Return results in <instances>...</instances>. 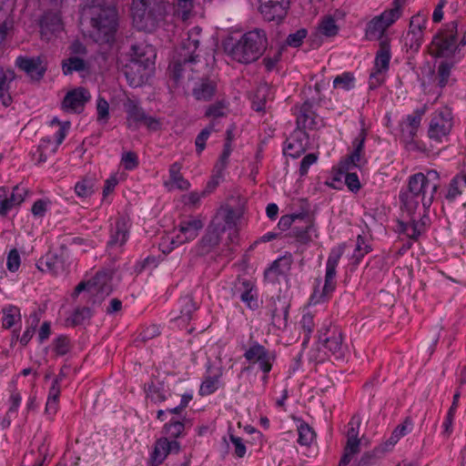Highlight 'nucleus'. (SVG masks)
I'll return each mask as SVG.
<instances>
[{"instance_id":"nucleus-54","label":"nucleus","mask_w":466,"mask_h":466,"mask_svg":"<svg viewBox=\"0 0 466 466\" xmlns=\"http://www.w3.org/2000/svg\"><path fill=\"white\" fill-rule=\"evenodd\" d=\"M22 401V396L21 394L16 390H14L11 391L10 397L8 399V410L6 412V416L10 419L12 417H15L17 413L18 408Z\"/></svg>"},{"instance_id":"nucleus-15","label":"nucleus","mask_w":466,"mask_h":466,"mask_svg":"<svg viewBox=\"0 0 466 466\" xmlns=\"http://www.w3.org/2000/svg\"><path fill=\"white\" fill-rule=\"evenodd\" d=\"M427 21V15L421 13L411 17L409 30L404 36V45L411 51H418L421 46Z\"/></svg>"},{"instance_id":"nucleus-17","label":"nucleus","mask_w":466,"mask_h":466,"mask_svg":"<svg viewBox=\"0 0 466 466\" xmlns=\"http://www.w3.org/2000/svg\"><path fill=\"white\" fill-rule=\"evenodd\" d=\"M390 61V48L386 45H383L376 55L374 67L370 76L369 83L370 88H376L384 82L385 75L389 69Z\"/></svg>"},{"instance_id":"nucleus-58","label":"nucleus","mask_w":466,"mask_h":466,"mask_svg":"<svg viewBox=\"0 0 466 466\" xmlns=\"http://www.w3.org/2000/svg\"><path fill=\"white\" fill-rule=\"evenodd\" d=\"M229 440L233 447L234 455L238 458H243L247 453V448L243 440L233 434L229 435Z\"/></svg>"},{"instance_id":"nucleus-60","label":"nucleus","mask_w":466,"mask_h":466,"mask_svg":"<svg viewBox=\"0 0 466 466\" xmlns=\"http://www.w3.org/2000/svg\"><path fill=\"white\" fill-rule=\"evenodd\" d=\"M340 174L344 175V180L345 184L347 185L348 188L352 192H357L360 188V183L359 180V177L356 173H351L350 171H342L339 170Z\"/></svg>"},{"instance_id":"nucleus-13","label":"nucleus","mask_w":466,"mask_h":466,"mask_svg":"<svg viewBox=\"0 0 466 466\" xmlns=\"http://www.w3.org/2000/svg\"><path fill=\"white\" fill-rule=\"evenodd\" d=\"M204 221L199 217H189L180 221L176 235L171 238L172 248L194 240L204 227Z\"/></svg>"},{"instance_id":"nucleus-28","label":"nucleus","mask_w":466,"mask_h":466,"mask_svg":"<svg viewBox=\"0 0 466 466\" xmlns=\"http://www.w3.org/2000/svg\"><path fill=\"white\" fill-rule=\"evenodd\" d=\"M182 165L178 162L173 163L168 170L169 178L164 182V186L167 190L174 189L187 190L190 183L181 174Z\"/></svg>"},{"instance_id":"nucleus-2","label":"nucleus","mask_w":466,"mask_h":466,"mask_svg":"<svg viewBox=\"0 0 466 466\" xmlns=\"http://www.w3.org/2000/svg\"><path fill=\"white\" fill-rule=\"evenodd\" d=\"M83 15L90 21L96 42L110 43L118 27V14L113 0H85Z\"/></svg>"},{"instance_id":"nucleus-18","label":"nucleus","mask_w":466,"mask_h":466,"mask_svg":"<svg viewBox=\"0 0 466 466\" xmlns=\"http://www.w3.org/2000/svg\"><path fill=\"white\" fill-rule=\"evenodd\" d=\"M70 127V122L66 121L60 125L58 130L55 134V142L50 137L43 138L38 147L39 159L38 162H45L49 155L55 154L66 138Z\"/></svg>"},{"instance_id":"nucleus-39","label":"nucleus","mask_w":466,"mask_h":466,"mask_svg":"<svg viewBox=\"0 0 466 466\" xmlns=\"http://www.w3.org/2000/svg\"><path fill=\"white\" fill-rule=\"evenodd\" d=\"M366 163L365 153L352 150L339 164V170L350 171L352 167H360Z\"/></svg>"},{"instance_id":"nucleus-27","label":"nucleus","mask_w":466,"mask_h":466,"mask_svg":"<svg viewBox=\"0 0 466 466\" xmlns=\"http://www.w3.org/2000/svg\"><path fill=\"white\" fill-rule=\"evenodd\" d=\"M128 233V221L125 218H118L111 230L110 239L107 242L108 248L111 249L120 248L127 242Z\"/></svg>"},{"instance_id":"nucleus-22","label":"nucleus","mask_w":466,"mask_h":466,"mask_svg":"<svg viewBox=\"0 0 466 466\" xmlns=\"http://www.w3.org/2000/svg\"><path fill=\"white\" fill-rule=\"evenodd\" d=\"M179 450L180 444L177 441L161 437L155 443L151 462L155 466L159 465L169 454L177 453Z\"/></svg>"},{"instance_id":"nucleus-64","label":"nucleus","mask_w":466,"mask_h":466,"mask_svg":"<svg viewBox=\"0 0 466 466\" xmlns=\"http://www.w3.org/2000/svg\"><path fill=\"white\" fill-rule=\"evenodd\" d=\"M21 263V258L18 251L16 249H12L6 259V268L11 272H15L18 270Z\"/></svg>"},{"instance_id":"nucleus-35","label":"nucleus","mask_w":466,"mask_h":466,"mask_svg":"<svg viewBox=\"0 0 466 466\" xmlns=\"http://www.w3.org/2000/svg\"><path fill=\"white\" fill-rule=\"evenodd\" d=\"M399 230L408 238L417 239L424 231V224L411 218L409 222H400Z\"/></svg>"},{"instance_id":"nucleus-49","label":"nucleus","mask_w":466,"mask_h":466,"mask_svg":"<svg viewBox=\"0 0 466 466\" xmlns=\"http://www.w3.org/2000/svg\"><path fill=\"white\" fill-rule=\"evenodd\" d=\"M355 78L350 73H343L335 77L333 80V86L336 89L344 91L350 90L354 87Z\"/></svg>"},{"instance_id":"nucleus-61","label":"nucleus","mask_w":466,"mask_h":466,"mask_svg":"<svg viewBox=\"0 0 466 466\" xmlns=\"http://www.w3.org/2000/svg\"><path fill=\"white\" fill-rule=\"evenodd\" d=\"M231 151V144L229 141H227L224 145L223 152L216 165V169L218 172L220 173L226 168Z\"/></svg>"},{"instance_id":"nucleus-47","label":"nucleus","mask_w":466,"mask_h":466,"mask_svg":"<svg viewBox=\"0 0 466 466\" xmlns=\"http://www.w3.org/2000/svg\"><path fill=\"white\" fill-rule=\"evenodd\" d=\"M295 238L299 242L308 244L319 238L318 229L313 224H310L304 229H298L295 232Z\"/></svg>"},{"instance_id":"nucleus-26","label":"nucleus","mask_w":466,"mask_h":466,"mask_svg":"<svg viewBox=\"0 0 466 466\" xmlns=\"http://www.w3.org/2000/svg\"><path fill=\"white\" fill-rule=\"evenodd\" d=\"M309 147V137L302 129L295 130L287 141L286 155L297 158L303 154Z\"/></svg>"},{"instance_id":"nucleus-6","label":"nucleus","mask_w":466,"mask_h":466,"mask_svg":"<svg viewBox=\"0 0 466 466\" xmlns=\"http://www.w3.org/2000/svg\"><path fill=\"white\" fill-rule=\"evenodd\" d=\"M200 33L201 28L195 26L188 31L187 39L182 42L179 63L174 66V78L177 82L186 76L189 78L190 64L195 61V53L198 47Z\"/></svg>"},{"instance_id":"nucleus-31","label":"nucleus","mask_w":466,"mask_h":466,"mask_svg":"<svg viewBox=\"0 0 466 466\" xmlns=\"http://www.w3.org/2000/svg\"><path fill=\"white\" fill-rule=\"evenodd\" d=\"M127 112V124L128 128L136 130L143 123L146 116L144 110L132 99H127L124 104Z\"/></svg>"},{"instance_id":"nucleus-24","label":"nucleus","mask_w":466,"mask_h":466,"mask_svg":"<svg viewBox=\"0 0 466 466\" xmlns=\"http://www.w3.org/2000/svg\"><path fill=\"white\" fill-rule=\"evenodd\" d=\"M288 0H268L260 5V13L265 20L280 22L287 15Z\"/></svg>"},{"instance_id":"nucleus-62","label":"nucleus","mask_w":466,"mask_h":466,"mask_svg":"<svg viewBox=\"0 0 466 466\" xmlns=\"http://www.w3.org/2000/svg\"><path fill=\"white\" fill-rule=\"evenodd\" d=\"M38 323L39 319L37 317H34L30 325L25 329V330L24 331L23 335L20 338V343L22 345H26L31 340V339L35 333V329L38 326Z\"/></svg>"},{"instance_id":"nucleus-52","label":"nucleus","mask_w":466,"mask_h":466,"mask_svg":"<svg viewBox=\"0 0 466 466\" xmlns=\"http://www.w3.org/2000/svg\"><path fill=\"white\" fill-rule=\"evenodd\" d=\"M299 439L298 441L301 445H309L315 438V433L312 429L304 422L298 426Z\"/></svg>"},{"instance_id":"nucleus-1","label":"nucleus","mask_w":466,"mask_h":466,"mask_svg":"<svg viewBox=\"0 0 466 466\" xmlns=\"http://www.w3.org/2000/svg\"><path fill=\"white\" fill-rule=\"evenodd\" d=\"M439 187L440 174L434 169H428L425 173L419 172L409 177L407 190L400 194L402 208L410 216L420 208V206L424 212L428 211Z\"/></svg>"},{"instance_id":"nucleus-50","label":"nucleus","mask_w":466,"mask_h":466,"mask_svg":"<svg viewBox=\"0 0 466 466\" xmlns=\"http://www.w3.org/2000/svg\"><path fill=\"white\" fill-rule=\"evenodd\" d=\"M180 318L184 320L189 319L191 314L197 309V305L190 296H185L179 300Z\"/></svg>"},{"instance_id":"nucleus-51","label":"nucleus","mask_w":466,"mask_h":466,"mask_svg":"<svg viewBox=\"0 0 466 466\" xmlns=\"http://www.w3.org/2000/svg\"><path fill=\"white\" fill-rule=\"evenodd\" d=\"M109 104L102 96L96 99V119L101 124H106L109 119Z\"/></svg>"},{"instance_id":"nucleus-33","label":"nucleus","mask_w":466,"mask_h":466,"mask_svg":"<svg viewBox=\"0 0 466 466\" xmlns=\"http://www.w3.org/2000/svg\"><path fill=\"white\" fill-rule=\"evenodd\" d=\"M465 188L466 174L457 175L451 180L447 187L445 198L451 202L455 200L459 196H461Z\"/></svg>"},{"instance_id":"nucleus-53","label":"nucleus","mask_w":466,"mask_h":466,"mask_svg":"<svg viewBox=\"0 0 466 466\" xmlns=\"http://www.w3.org/2000/svg\"><path fill=\"white\" fill-rule=\"evenodd\" d=\"M51 208V201L48 198L37 199L34 202L31 211L35 218H42Z\"/></svg>"},{"instance_id":"nucleus-8","label":"nucleus","mask_w":466,"mask_h":466,"mask_svg":"<svg viewBox=\"0 0 466 466\" xmlns=\"http://www.w3.org/2000/svg\"><path fill=\"white\" fill-rule=\"evenodd\" d=\"M402 15V1L394 0L391 7L386 9L380 15L374 16L366 25L365 35L369 40L380 39L386 30L393 25Z\"/></svg>"},{"instance_id":"nucleus-29","label":"nucleus","mask_w":466,"mask_h":466,"mask_svg":"<svg viewBox=\"0 0 466 466\" xmlns=\"http://www.w3.org/2000/svg\"><path fill=\"white\" fill-rule=\"evenodd\" d=\"M291 264V257H280L265 270L264 276L268 281L275 282L279 277H284L289 273Z\"/></svg>"},{"instance_id":"nucleus-20","label":"nucleus","mask_w":466,"mask_h":466,"mask_svg":"<svg viewBox=\"0 0 466 466\" xmlns=\"http://www.w3.org/2000/svg\"><path fill=\"white\" fill-rule=\"evenodd\" d=\"M27 191L25 187L16 186L12 190L0 187V215H5L11 209L21 205Z\"/></svg>"},{"instance_id":"nucleus-46","label":"nucleus","mask_w":466,"mask_h":466,"mask_svg":"<svg viewBox=\"0 0 466 466\" xmlns=\"http://www.w3.org/2000/svg\"><path fill=\"white\" fill-rule=\"evenodd\" d=\"M122 176L118 172L112 173L106 180L102 191V202L109 203V196L119 184Z\"/></svg>"},{"instance_id":"nucleus-57","label":"nucleus","mask_w":466,"mask_h":466,"mask_svg":"<svg viewBox=\"0 0 466 466\" xmlns=\"http://www.w3.org/2000/svg\"><path fill=\"white\" fill-rule=\"evenodd\" d=\"M370 250H371L370 246L368 243H366L365 238L360 235L358 236L353 257L358 261H360Z\"/></svg>"},{"instance_id":"nucleus-63","label":"nucleus","mask_w":466,"mask_h":466,"mask_svg":"<svg viewBox=\"0 0 466 466\" xmlns=\"http://www.w3.org/2000/svg\"><path fill=\"white\" fill-rule=\"evenodd\" d=\"M121 164L127 170H133L138 166V158L134 152H126L121 157Z\"/></svg>"},{"instance_id":"nucleus-48","label":"nucleus","mask_w":466,"mask_h":466,"mask_svg":"<svg viewBox=\"0 0 466 466\" xmlns=\"http://www.w3.org/2000/svg\"><path fill=\"white\" fill-rule=\"evenodd\" d=\"M85 68V62L82 58L72 56L63 61L62 70L65 75L72 74L74 71H82Z\"/></svg>"},{"instance_id":"nucleus-9","label":"nucleus","mask_w":466,"mask_h":466,"mask_svg":"<svg viewBox=\"0 0 466 466\" xmlns=\"http://www.w3.org/2000/svg\"><path fill=\"white\" fill-rule=\"evenodd\" d=\"M453 127V116L449 107H441L434 111L430 118L428 126V137L435 143H443Z\"/></svg>"},{"instance_id":"nucleus-40","label":"nucleus","mask_w":466,"mask_h":466,"mask_svg":"<svg viewBox=\"0 0 466 466\" xmlns=\"http://www.w3.org/2000/svg\"><path fill=\"white\" fill-rule=\"evenodd\" d=\"M2 325L5 329L12 328L15 323L21 321L20 309L13 305H8L2 309Z\"/></svg>"},{"instance_id":"nucleus-44","label":"nucleus","mask_w":466,"mask_h":466,"mask_svg":"<svg viewBox=\"0 0 466 466\" xmlns=\"http://www.w3.org/2000/svg\"><path fill=\"white\" fill-rule=\"evenodd\" d=\"M299 327H300L301 332L304 335V339H303L302 344L306 345V344H308V342L311 337V334L315 329L314 316L309 312L304 313L299 321Z\"/></svg>"},{"instance_id":"nucleus-25","label":"nucleus","mask_w":466,"mask_h":466,"mask_svg":"<svg viewBox=\"0 0 466 466\" xmlns=\"http://www.w3.org/2000/svg\"><path fill=\"white\" fill-rule=\"evenodd\" d=\"M63 28V23L58 14L47 13L43 16L40 23L41 36L46 41L58 36Z\"/></svg>"},{"instance_id":"nucleus-10","label":"nucleus","mask_w":466,"mask_h":466,"mask_svg":"<svg viewBox=\"0 0 466 466\" xmlns=\"http://www.w3.org/2000/svg\"><path fill=\"white\" fill-rule=\"evenodd\" d=\"M319 340L327 350V353L338 360H344L348 355V346L344 343V336L341 330L335 327L329 326L323 331L319 330Z\"/></svg>"},{"instance_id":"nucleus-16","label":"nucleus","mask_w":466,"mask_h":466,"mask_svg":"<svg viewBox=\"0 0 466 466\" xmlns=\"http://www.w3.org/2000/svg\"><path fill=\"white\" fill-rule=\"evenodd\" d=\"M244 357L250 364H258L262 372L266 374L271 370L275 360L273 352L256 341L246 350Z\"/></svg>"},{"instance_id":"nucleus-42","label":"nucleus","mask_w":466,"mask_h":466,"mask_svg":"<svg viewBox=\"0 0 466 466\" xmlns=\"http://www.w3.org/2000/svg\"><path fill=\"white\" fill-rule=\"evenodd\" d=\"M222 372L218 371L214 376H207L202 381L199 388V394L201 396H208L214 393L219 387V378Z\"/></svg>"},{"instance_id":"nucleus-4","label":"nucleus","mask_w":466,"mask_h":466,"mask_svg":"<svg viewBox=\"0 0 466 466\" xmlns=\"http://www.w3.org/2000/svg\"><path fill=\"white\" fill-rule=\"evenodd\" d=\"M130 61L126 66V76L130 80V85L138 86L152 72L157 56L153 46L146 43H138L131 47Z\"/></svg>"},{"instance_id":"nucleus-7","label":"nucleus","mask_w":466,"mask_h":466,"mask_svg":"<svg viewBox=\"0 0 466 466\" xmlns=\"http://www.w3.org/2000/svg\"><path fill=\"white\" fill-rule=\"evenodd\" d=\"M343 253L344 248L341 246L331 248L326 262L324 284L321 289L319 287L315 288L310 297L312 303L317 304L325 300L335 290L337 268Z\"/></svg>"},{"instance_id":"nucleus-36","label":"nucleus","mask_w":466,"mask_h":466,"mask_svg":"<svg viewBox=\"0 0 466 466\" xmlns=\"http://www.w3.org/2000/svg\"><path fill=\"white\" fill-rule=\"evenodd\" d=\"M241 294H240V299L247 304V306L251 309H255L258 308V299H257V292L255 290L253 283L248 280H244L241 282Z\"/></svg>"},{"instance_id":"nucleus-41","label":"nucleus","mask_w":466,"mask_h":466,"mask_svg":"<svg viewBox=\"0 0 466 466\" xmlns=\"http://www.w3.org/2000/svg\"><path fill=\"white\" fill-rule=\"evenodd\" d=\"M318 32L327 37L334 36L339 32V26L331 15H325L318 25Z\"/></svg>"},{"instance_id":"nucleus-32","label":"nucleus","mask_w":466,"mask_h":466,"mask_svg":"<svg viewBox=\"0 0 466 466\" xmlns=\"http://www.w3.org/2000/svg\"><path fill=\"white\" fill-rule=\"evenodd\" d=\"M15 78V73L12 69L5 70L0 66V100L5 106L12 103V97L9 94L10 84Z\"/></svg>"},{"instance_id":"nucleus-12","label":"nucleus","mask_w":466,"mask_h":466,"mask_svg":"<svg viewBox=\"0 0 466 466\" xmlns=\"http://www.w3.org/2000/svg\"><path fill=\"white\" fill-rule=\"evenodd\" d=\"M153 0H133L132 19L136 28L142 31H151L155 28L158 16L152 7Z\"/></svg>"},{"instance_id":"nucleus-55","label":"nucleus","mask_w":466,"mask_h":466,"mask_svg":"<svg viewBox=\"0 0 466 466\" xmlns=\"http://www.w3.org/2000/svg\"><path fill=\"white\" fill-rule=\"evenodd\" d=\"M217 129L214 128V124H209L208 127L204 128L197 137L195 144L197 147V151L198 154H200L205 147H206V141L208 140V137L213 131H216Z\"/></svg>"},{"instance_id":"nucleus-38","label":"nucleus","mask_w":466,"mask_h":466,"mask_svg":"<svg viewBox=\"0 0 466 466\" xmlns=\"http://www.w3.org/2000/svg\"><path fill=\"white\" fill-rule=\"evenodd\" d=\"M96 181L95 177H84L75 185V193L78 198H87L95 192Z\"/></svg>"},{"instance_id":"nucleus-45","label":"nucleus","mask_w":466,"mask_h":466,"mask_svg":"<svg viewBox=\"0 0 466 466\" xmlns=\"http://www.w3.org/2000/svg\"><path fill=\"white\" fill-rule=\"evenodd\" d=\"M227 113V105L224 102H218L208 107L206 116L210 118V124H214V128H216L218 119L226 116Z\"/></svg>"},{"instance_id":"nucleus-37","label":"nucleus","mask_w":466,"mask_h":466,"mask_svg":"<svg viewBox=\"0 0 466 466\" xmlns=\"http://www.w3.org/2000/svg\"><path fill=\"white\" fill-rule=\"evenodd\" d=\"M216 92V83L206 79L193 88V95L198 100H209Z\"/></svg>"},{"instance_id":"nucleus-14","label":"nucleus","mask_w":466,"mask_h":466,"mask_svg":"<svg viewBox=\"0 0 466 466\" xmlns=\"http://www.w3.org/2000/svg\"><path fill=\"white\" fill-rule=\"evenodd\" d=\"M90 99L91 94L86 88L82 86L72 88L65 95L61 109L68 114H80Z\"/></svg>"},{"instance_id":"nucleus-21","label":"nucleus","mask_w":466,"mask_h":466,"mask_svg":"<svg viewBox=\"0 0 466 466\" xmlns=\"http://www.w3.org/2000/svg\"><path fill=\"white\" fill-rule=\"evenodd\" d=\"M15 66L32 80H40L46 71V63L40 56H20L15 59Z\"/></svg>"},{"instance_id":"nucleus-56","label":"nucleus","mask_w":466,"mask_h":466,"mask_svg":"<svg viewBox=\"0 0 466 466\" xmlns=\"http://www.w3.org/2000/svg\"><path fill=\"white\" fill-rule=\"evenodd\" d=\"M361 419L358 415H354L347 425L346 437L347 439H360V428Z\"/></svg>"},{"instance_id":"nucleus-30","label":"nucleus","mask_w":466,"mask_h":466,"mask_svg":"<svg viewBox=\"0 0 466 466\" xmlns=\"http://www.w3.org/2000/svg\"><path fill=\"white\" fill-rule=\"evenodd\" d=\"M433 44L437 47V55L439 56H451L454 55L456 50L460 47V46L457 45L456 37L452 32L444 33L435 37Z\"/></svg>"},{"instance_id":"nucleus-43","label":"nucleus","mask_w":466,"mask_h":466,"mask_svg":"<svg viewBox=\"0 0 466 466\" xmlns=\"http://www.w3.org/2000/svg\"><path fill=\"white\" fill-rule=\"evenodd\" d=\"M360 439H347L344 448V454L339 461V466H347L352 457L360 452Z\"/></svg>"},{"instance_id":"nucleus-59","label":"nucleus","mask_w":466,"mask_h":466,"mask_svg":"<svg viewBox=\"0 0 466 466\" xmlns=\"http://www.w3.org/2000/svg\"><path fill=\"white\" fill-rule=\"evenodd\" d=\"M451 65L447 62H441L438 67V81L441 86H445L448 84Z\"/></svg>"},{"instance_id":"nucleus-23","label":"nucleus","mask_w":466,"mask_h":466,"mask_svg":"<svg viewBox=\"0 0 466 466\" xmlns=\"http://www.w3.org/2000/svg\"><path fill=\"white\" fill-rule=\"evenodd\" d=\"M426 112V106L414 110L410 115L400 123V131L403 139L410 142L417 135L423 115Z\"/></svg>"},{"instance_id":"nucleus-11","label":"nucleus","mask_w":466,"mask_h":466,"mask_svg":"<svg viewBox=\"0 0 466 466\" xmlns=\"http://www.w3.org/2000/svg\"><path fill=\"white\" fill-rule=\"evenodd\" d=\"M112 275L106 271H99L94 278L87 281H81L75 289V295L86 290L94 300L103 299L112 291Z\"/></svg>"},{"instance_id":"nucleus-34","label":"nucleus","mask_w":466,"mask_h":466,"mask_svg":"<svg viewBox=\"0 0 466 466\" xmlns=\"http://www.w3.org/2000/svg\"><path fill=\"white\" fill-rule=\"evenodd\" d=\"M185 430L184 420L171 419L167 422L162 430L163 438L167 440H176L183 435Z\"/></svg>"},{"instance_id":"nucleus-5","label":"nucleus","mask_w":466,"mask_h":466,"mask_svg":"<svg viewBox=\"0 0 466 466\" xmlns=\"http://www.w3.org/2000/svg\"><path fill=\"white\" fill-rule=\"evenodd\" d=\"M243 212L241 209H234L229 206L220 207L215 214L208 227V234L204 240L209 245L215 246L219 242L221 234L228 231L232 240L237 237L238 225L240 222Z\"/></svg>"},{"instance_id":"nucleus-3","label":"nucleus","mask_w":466,"mask_h":466,"mask_svg":"<svg viewBox=\"0 0 466 466\" xmlns=\"http://www.w3.org/2000/svg\"><path fill=\"white\" fill-rule=\"evenodd\" d=\"M267 37L263 30H252L241 36L236 43L227 42L225 50L235 61L248 64L256 61L264 52Z\"/></svg>"},{"instance_id":"nucleus-19","label":"nucleus","mask_w":466,"mask_h":466,"mask_svg":"<svg viewBox=\"0 0 466 466\" xmlns=\"http://www.w3.org/2000/svg\"><path fill=\"white\" fill-rule=\"evenodd\" d=\"M67 259L68 256L64 251H61L60 254L49 252L39 259L37 267L42 271L49 272L53 275H60L68 267Z\"/></svg>"}]
</instances>
